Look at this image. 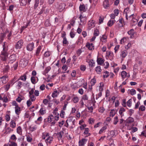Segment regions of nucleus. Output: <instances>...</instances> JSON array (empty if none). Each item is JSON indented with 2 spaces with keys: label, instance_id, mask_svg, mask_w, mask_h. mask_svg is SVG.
Returning <instances> with one entry per match:
<instances>
[{
  "label": "nucleus",
  "instance_id": "obj_29",
  "mask_svg": "<svg viewBox=\"0 0 146 146\" xmlns=\"http://www.w3.org/2000/svg\"><path fill=\"white\" fill-rule=\"evenodd\" d=\"M17 132L19 134H21L22 133V130L21 127L19 126L17 128Z\"/></svg>",
  "mask_w": 146,
  "mask_h": 146
},
{
  "label": "nucleus",
  "instance_id": "obj_1",
  "mask_svg": "<svg viewBox=\"0 0 146 146\" xmlns=\"http://www.w3.org/2000/svg\"><path fill=\"white\" fill-rule=\"evenodd\" d=\"M23 40L22 39L18 41L17 43L15 45V48L16 49H21L22 46H23Z\"/></svg>",
  "mask_w": 146,
  "mask_h": 146
},
{
  "label": "nucleus",
  "instance_id": "obj_25",
  "mask_svg": "<svg viewBox=\"0 0 146 146\" xmlns=\"http://www.w3.org/2000/svg\"><path fill=\"white\" fill-rule=\"evenodd\" d=\"M99 34V32L98 29H95L94 30V35L95 36H98Z\"/></svg>",
  "mask_w": 146,
  "mask_h": 146
},
{
  "label": "nucleus",
  "instance_id": "obj_45",
  "mask_svg": "<svg viewBox=\"0 0 146 146\" xmlns=\"http://www.w3.org/2000/svg\"><path fill=\"white\" fill-rule=\"evenodd\" d=\"M118 121V119L117 116H116L114 118L113 124L116 125Z\"/></svg>",
  "mask_w": 146,
  "mask_h": 146
},
{
  "label": "nucleus",
  "instance_id": "obj_15",
  "mask_svg": "<svg viewBox=\"0 0 146 146\" xmlns=\"http://www.w3.org/2000/svg\"><path fill=\"white\" fill-rule=\"evenodd\" d=\"M20 5L22 6H25L27 3V0H20Z\"/></svg>",
  "mask_w": 146,
  "mask_h": 146
},
{
  "label": "nucleus",
  "instance_id": "obj_3",
  "mask_svg": "<svg viewBox=\"0 0 146 146\" xmlns=\"http://www.w3.org/2000/svg\"><path fill=\"white\" fill-rule=\"evenodd\" d=\"M43 12L45 14L48 12V10L44 5L43 6L40 11L38 13V15H40Z\"/></svg>",
  "mask_w": 146,
  "mask_h": 146
},
{
  "label": "nucleus",
  "instance_id": "obj_32",
  "mask_svg": "<svg viewBox=\"0 0 146 146\" xmlns=\"http://www.w3.org/2000/svg\"><path fill=\"white\" fill-rule=\"evenodd\" d=\"M107 37L105 35H103L102 36L101 38V40L103 42H105L106 41Z\"/></svg>",
  "mask_w": 146,
  "mask_h": 146
},
{
  "label": "nucleus",
  "instance_id": "obj_38",
  "mask_svg": "<svg viewBox=\"0 0 146 146\" xmlns=\"http://www.w3.org/2000/svg\"><path fill=\"white\" fill-rule=\"evenodd\" d=\"M49 134L48 133H43L42 134V138L43 139H46V137H47L48 136Z\"/></svg>",
  "mask_w": 146,
  "mask_h": 146
},
{
  "label": "nucleus",
  "instance_id": "obj_14",
  "mask_svg": "<svg viewBox=\"0 0 146 146\" xmlns=\"http://www.w3.org/2000/svg\"><path fill=\"white\" fill-rule=\"evenodd\" d=\"M15 120H11L10 123V126L12 128H15L16 126V123Z\"/></svg>",
  "mask_w": 146,
  "mask_h": 146
},
{
  "label": "nucleus",
  "instance_id": "obj_36",
  "mask_svg": "<svg viewBox=\"0 0 146 146\" xmlns=\"http://www.w3.org/2000/svg\"><path fill=\"white\" fill-rule=\"evenodd\" d=\"M57 93L58 91L57 90L54 91L52 95V97L53 98L56 97L57 96Z\"/></svg>",
  "mask_w": 146,
  "mask_h": 146
},
{
  "label": "nucleus",
  "instance_id": "obj_21",
  "mask_svg": "<svg viewBox=\"0 0 146 146\" xmlns=\"http://www.w3.org/2000/svg\"><path fill=\"white\" fill-rule=\"evenodd\" d=\"M84 129V135L88 134V136L90 135L91 134L89 133L90 130L89 128H85Z\"/></svg>",
  "mask_w": 146,
  "mask_h": 146
},
{
  "label": "nucleus",
  "instance_id": "obj_39",
  "mask_svg": "<svg viewBox=\"0 0 146 146\" xmlns=\"http://www.w3.org/2000/svg\"><path fill=\"white\" fill-rule=\"evenodd\" d=\"M125 111V110L124 108H121L120 109L119 111V113L122 116V114L123 112Z\"/></svg>",
  "mask_w": 146,
  "mask_h": 146
},
{
  "label": "nucleus",
  "instance_id": "obj_48",
  "mask_svg": "<svg viewBox=\"0 0 146 146\" xmlns=\"http://www.w3.org/2000/svg\"><path fill=\"white\" fill-rule=\"evenodd\" d=\"M79 99L77 97H74L73 99V101L75 103L78 102V101Z\"/></svg>",
  "mask_w": 146,
  "mask_h": 146
},
{
  "label": "nucleus",
  "instance_id": "obj_28",
  "mask_svg": "<svg viewBox=\"0 0 146 146\" xmlns=\"http://www.w3.org/2000/svg\"><path fill=\"white\" fill-rule=\"evenodd\" d=\"M115 21L110 20L108 23V25L109 27L112 26L115 23Z\"/></svg>",
  "mask_w": 146,
  "mask_h": 146
},
{
  "label": "nucleus",
  "instance_id": "obj_5",
  "mask_svg": "<svg viewBox=\"0 0 146 146\" xmlns=\"http://www.w3.org/2000/svg\"><path fill=\"white\" fill-rule=\"evenodd\" d=\"M134 121V119L133 117H129L125 121L126 125H127V123L130 124L132 123Z\"/></svg>",
  "mask_w": 146,
  "mask_h": 146
},
{
  "label": "nucleus",
  "instance_id": "obj_55",
  "mask_svg": "<svg viewBox=\"0 0 146 146\" xmlns=\"http://www.w3.org/2000/svg\"><path fill=\"white\" fill-rule=\"evenodd\" d=\"M114 14L116 15L117 16L119 13V11L118 9H116L113 11Z\"/></svg>",
  "mask_w": 146,
  "mask_h": 146
},
{
  "label": "nucleus",
  "instance_id": "obj_35",
  "mask_svg": "<svg viewBox=\"0 0 146 146\" xmlns=\"http://www.w3.org/2000/svg\"><path fill=\"white\" fill-rule=\"evenodd\" d=\"M27 78V76L25 75H24L23 76H21V77L18 79V80L21 79V80L25 81Z\"/></svg>",
  "mask_w": 146,
  "mask_h": 146
},
{
  "label": "nucleus",
  "instance_id": "obj_9",
  "mask_svg": "<svg viewBox=\"0 0 146 146\" xmlns=\"http://www.w3.org/2000/svg\"><path fill=\"white\" fill-rule=\"evenodd\" d=\"M127 33L130 35V38H132L133 37L135 34L134 32V30L133 29H130L129 31L127 32Z\"/></svg>",
  "mask_w": 146,
  "mask_h": 146
},
{
  "label": "nucleus",
  "instance_id": "obj_54",
  "mask_svg": "<svg viewBox=\"0 0 146 146\" xmlns=\"http://www.w3.org/2000/svg\"><path fill=\"white\" fill-rule=\"evenodd\" d=\"M131 46V44L130 43H129L127 45H126L125 46V48L128 50L129 49Z\"/></svg>",
  "mask_w": 146,
  "mask_h": 146
},
{
  "label": "nucleus",
  "instance_id": "obj_13",
  "mask_svg": "<svg viewBox=\"0 0 146 146\" xmlns=\"http://www.w3.org/2000/svg\"><path fill=\"white\" fill-rule=\"evenodd\" d=\"M21 108L19 106L18 107H15V111L16 114L19 115L21 113Z\"/></svg>",
  "mask_w": 146,
  "mask_h": 146
},
{
  "label": "nucleus",
  "instance_id": "obj_8",
  "mask_svg": "<svg viewBox=\"0 0 146 146\" xmlns=\"http://www.w3.org/2000/svg\"><path fill=\"white\" fill-rule=\"evenodd\" d=\"M86 46L90 50H92L94 49V46L92 43H90L89 42L87 43Z\"/></svg>",
  "mask_w": 146,
  "mask_h": 146
},
{
  "label": "nucleus",
  "instance_id": "obj_27",
  "mask_svg": "<svg viewBox=\"0 0 146 146\" xmlns=\"http://www.w3.org/2000/svg\"><path fill=\"white\" fill-rule=\"evenodd\" d=\"M28 129L30 131L33 132L36 130V125H35L33 127H31V126H30L29 127Z\"/></svg>",
  "mask_w": 146,
  "mask_h": 146
},
{
  "label": "nucleus",
  "instance_id": "obj_16",
  "mask_svg": "<svg viewBox=\"0 0 146 146\" xmlns=\"http://www.w3.org/2000/svg\"><path fill=\"white\" fill-rule=\"evenodd\" d=\"M87 140L86 139H82L81 140L79 141V146L84 145L85 143V141H86Z\"/></svg>",
  "mask_w": 146,
  "mask_h": 146
},
{
  "label": "nucleus",
  "instance_id": "obj_47",
  "mask_svg": "<svg viewBox=\"0 0 146 146\" xmlns=\"http://www.w3.org/2000/svg\"><path fill=\"white\" fill-rule=\"evenodd\" d=\"M9 67L8 65H6L3 69V71L4 72H7L9 69Z\"/></svg>",
  "mask_w": 146,
  "mask_h": 146
},
{
  "label": "nucleus",
  "instance_id": "obj_50",
  "mask_svg": "<svg viewBox=\"0 0 146 146\" xmlns=\"http://www.w3.org/2000/svg\"><path fill=\"white\" fill-rule=\"evenodd\" d=\"M31 80L32 83L33 84H35V77L34 76L31 77Z\"/></svg>",
  "mask_w": 146,
  "mask_h": 146
},
{
  "label": "nucleus",
  "instance_id": "obj_41",
  "mask_svg": "<svg viewBox=\"0 0 146 146\" xmlns=\"http://www.w3.org/2000/svg\"><path fill=\"white\" fill-rule=\"evenodd\" d=\"M130 94L132 95H133L136 94V91L135 89H132L131 90L129 91Z\"/></svg>",
  "mask_w": 146,
  "mask_h": 146
},
{
  "label": "nucleus",
  "instance_id": "obj_59",
  "mask_svg": "<svg viewBox=\"0 0 146 146\" xmlns=\"http://www.w3.org/2000/svg\"><path fill=\"white\" fill-rule=\"evenodd\" d=\"M12 106H15V107H18V105L15 101H13L12 103Z\"/></svg>",
  "mask_w": 146,
  "mask_h": 146
},
{
  "label": "nucleus",
  "instance_id": "obj_37",
  "mask_svg": "<svg viewBox=\"0 0 146 146\" xmlns=\"http://www.w3.org/2000/svg\"><path fill=\"white\" fill-rule=\"evenodd\" d=\"M5 36V33H1L0 35L1 40H0V41L1 40V41H2L3 40Z\"/></svg>",
  "mask_w": 146,
  "mask_h": 146
},
{
  "label": "nucleus",
  "instance_id": "obj_18",
  "mask_svg": "<svg viewBox=\"0 0 146 146\" xmlns=\"http://www.w3.org/2000/svg\"><path fill=\"white\" fill-rule=\"evenodd\" d=\"M95 70L98 74H100L101 73V72L102 70L100 66H98L96 67Z\"/></svg>",
  "mask_w": 146,
  "mask_h": 146
},
{
  "label": "nucleus",
  "instance_id": "obj_63",
  "mask_svg": "<svg viewBox=\"0 0 146 146\" xmlns=\"http://www.w3.org/2000/svg\"><path fill=\"white\" fill-rule=\"evenodd\" d=\"M88 99V97L86 95H84L83 96L82 99L84 100H87Z\"/></svg>",
  "mask_w": 146,
  "mask_h": 146
},
{
  "label": "nucleus",
  "instance_id": "obj_17",
  "mask_svg": "<svg viewBox=\"0 0 146 146\" xmlns=\"http://www.w3.org/2000/svg\"><path fill=\"white\" fill-rule=\"evenodd\" d=\"M41 49V46H39L37 48L35 54L37 56H39Z\"/></svg>",
  "mask_w": 146,
  "mask_h": 146
},
{
  "label": "nucleus",
  "instance_id": "obj_49",
  "mask_svg": "<svg viewBox=\"0 0 146 146\" xmlns=\"http://www.w3.org/2000/svg\"><path fill=\"white\" fill-rule=\"evenodd\" d=\"M44 24L46 27H48L50 25V24L48 20L47 19L46 20Z\"/></svg>",
  "mask_w": 146,
  "mask_h": 146
},
{
  "label": "nucleus",
  "instance_id": "obj_10",
  "mask_svg": "<svg viewBox=\"0 0 146 146\" xmlns=\"http://www.w3.org/2000/svg\"><path fill=\"white\" fill-rule=\"evenodd\" d=\"M7 78L8 76H3L0 77V79H2V82L3 84H5L7 82L8 80Z\"/></svg>",
  "mask_w": 146,
  "mask_h": 146
},
{
  "label": "nucleus",
  "instance_id": "obj_57",
  "mask_svg": "<svg viewBox=\"0 0 146 146\" xmlns=\"http://www.w3.org/2000/svg\"><path fill=\"white\" fill-rule=\"evenodd\" d=\"M126 38L124 37H123L122 39H121L120 40V43L121 44H122L123 43H124V42L126 41Z\"/></svg>",
  "mask_w": 146,
  "mask_h": 146
},
{
  "label": "nucleus",
  "instance_id": "obj_58",
  "mask_svg": "<svg viewBox=\"0 0 146 146\" xmlns=\"http://www.w3.org/2000/svg\"><path fill=\"white\" fill-rule=\"evenodd\" d=\"M39 112L42 115H43L45 113V110H43V108H41Z\"/></svg>",
  "mask_w": 146,
  "mask_h": 146
},
{
  "label": "nucleus",
  "instance_id": "obj_40",
  "mask_svg": "<svg viewBox=\"0 0 146 146\" xmlns=\"http://www.w3.org/2000/svg\"><path fill=\"white\" fill-rule=\"evenodd\" d=\"M8 54L7 52V51H2L1 52V56H8Z\"/></svg>",
  "mask_w": 146,
  "mask_h": 146
},
{
  "label": "nucleus",
  "instance_id": "obj_43",
  "mask_svg": "<svg viewBox=\"0 0 146 146\" xmlns=\"http://www.w3.org/2000/svg\"><path fill=\"white\" fill-rule=\"evenodd\" d=\"M96 82V80L95 78H93L92 79L90 82L91 86H92L94 85L95 84Z\"/></svg>",
  "mask_w": 146,
  "mask_h": 146
},
{
  "label": "nucleus",
  "instance_id": "obj_22",
  "mask_svg": "<svg viewBox=\"0 0 146 146\" xmlns=\"http://www.w3.org/2000/svg\"><path fill=\"white\" fill-rule=\"evenodd\" d=\"M85 9V7L84 5L81 4L80 5V6L79 7V9L80 11H84L86 10Z\"/></svg>",
  "mask_w": 146,
  "mask_h": 146
},
{
  "label": "nucleus",
  "instance_id": "obj_53",
  "mask_svg": "<svg viewBox=\"0 0 146 146\" xmlns=\"http://www.w3.org/2000/svg\"><path fill=\"white\" fill-rule=\"evenodd\" d=\"M10 119V117L9 115L8 114H6L5 115V119L6 121H9Z\"/></svg>",
  "mask_w": 146,
  "mask_h": 146
},
{
  "label": "nucleus",
  "instance_id": "obj_42",
  "mask_svg": "<svg viewBox=\"0 0 146 146\" xmlns=\"http://www.w3.org/2000/svg\"><path fill=\"white\" fill-rule=\"evenodd\" d=\"M127 51L126 50H124L122 52V54H121L122 55L123 58H124L127 55Z\"/></svg>",
  "mask_w": 146,
  "mask_h": 146
},
{
  "label": "nucleus",
  "instance_id": "obj_11",
  "mask_svg": "<svg viewBox=\"0 0 146 146\" xmlns=\"http://www.w3.org/2000/svg\"><path fill=\"white\" fill-rule=\"evenodd\" d=\"M97 61L98 64H103L104 63L105 60L102 58L98 57Z\"/></svg>",
  "mask_w": 146,
  "mask_h": 146
},
{
  "label": "nucleus",
  "instance_id": "obj_46",
  "mask_svg": "<svg viewBox=\"0 0 146 146\" xmlns=\"http://www.w3.org/2000/svg\"><path fill=\"white\" fill-rule=\"evenodd\" d=\"M106 129V126L103 127L100 130L99 132V134H101L103 131Z\"/></svg>",
  "mask_w": 146,
  "mask_h": 146
},
{
  "label": "nucleus",
  "instance_id": "obj_12",
  "mask_svg": "<svg viewBox=\"0 0 146 146\" xmlns=\"http://www.w3.org/2000/svg\"><path fill=\"white\" fill-rule=\"evenodd\" d=\"M103 6L104 7L105 9H107L110 6L109 1L108 0H105L103 2Z\"/></svg>",
  "mask_w": 146,
  "mask_h": 146
},
{
  "label": "nucleus",
  "instance_id": "obj_6",
  "mask_svg": "<svg viewBox=\"0 0 146 146\" xmlns=\"http://www.w3.org/2000/svg\"><path fill=\"white\" fill-rule=\"evenodd\" d=\"M65 5L64 3H61L59 4L58 7V9L59 12L62 11L65 8Z\"/></svg>",
  "mask_w": 146,
  "mask_h": 146
},
{
  "label": "nucleus",
  "instance_id": "obj_7",
  "mask_svg": "<svg viewBox=\"0 0 146 146\" xmlns=\"http://www.w3.org/2000/svg\"><path fill=\"white\" fill-rule=\"evenodd\" d=\"M64 134V132L62 131H61L59 132L56 134V136L59 140H62V136Z\"/></svg>",
  "mask_w": 146,
  "mask_h": 146
},
{
  "label": "nucleus",
  "instance_id": "obj_56",
  "mask_svg": "<svg viewBox=\"0 0 146 146\" xmlns=\"http://www.w3.org/2000/svg\"><path fill=\"white\" fill-rule=\"evenodd\" d=\"M13 131V129L9 127H8L6 129V132L7 133H9Z\"/></svg>",
  "mask_w": 146,
  "mask_h": 146
},
{
  "label": "nucleus",
  "instance_id": "obj_64",
  "mask_svg": "<svg viewBox=\"0 0 146 146\" xmlns=\"http://www.w3.org/2000/svg\"><path fill=\"white\" fill-rule=\"evenodd\" d=\"M108 73L109 72L108 71H106L105 72V74L103 76V78H107L109 76Z\"/></svg>",
  "mask_w": 146,
  "mask_h": 146
},
{
  "label": "nucleus",
  "instance_id": "obj_24",
  "mask_svg": "<svg viewBox=\"0 0 146 146\" xmlns=\"http://www.w3.org/2000/svg\"><path fill=\"white\" fill-rule=\"evenodd\" d=\"M118 21L120 23V24H119V27H122L123 26V23L124 22L123 20V18H121V19H120Z\"/></svg>",
  "mask_w": 146,
  "mask_h": 146
},
{
  "label": "nucleus",
  "instance_id": "obj_19",
  "mask_svg": "<svg viewBox=\"0 0 146 146\" xmlns=\"http://www.w3.org/2000/svg\"><path fill=\"white\" fill-rule=\"evenodd\" d=\"M39 0H35V4L34 5V8L35 10L37 7L38 5V4L39 2Z\"/></svg>",
  "mask_w": 146,
  "mask_h": 146
},
{
  "label": "nucleus",
  "instance_id": "obj_52",
  "mask_svg": "<svg viewBox=\"0 0 146 146\" xmlns=\"http://www.w3.org/2000/svg\"><path fill=\"white\" fill-rule=\"evenodd\" d=\"M80 68L82 71H84L86 69V67L85 65H82L80 66Z\"/></svg>",
  "mask_w": 146,
  "mask_h": 146
},
{
  "label": "nucleus",
  "instance_id": "obj_20",
  "mask_svg": "<svg viewBox=\"0 0 146 146\" xmlns=\"http://www.w3.org/2000/svg\"><path fill=\"white\" fill-rule=\"evenodd\" d=\"M51 69V67L50 66H48L46 68L45 70L43 72V74L44 75H46L47 73Z\"/></svg>",
  "mask_w": 146,
  "mask_h": 146
},
{
  "label": "nucleus",
  "instance_id": "obj_31",
  "mask_svg": "<svg viewBox=\"0 0 146 146\" xmlns=\"http://www.w3.org/2000/svg\"><path fill=\"white\" fill-rule=\"evenodd\" d=\"M54 117L52 115H51L49 116L48 118V122H51L52 121V119H53Z\"/></svg>",
  "mask_w": 146,
  "mask_h": 146
},
{
  "label": "nucleus",
  "instance_id": "obj_2",
  "mask_svg": "<svg viewBox=\"0 0 146 146\" xmlns=\"http://www.w3.org/2000/svg\"><path fill=\"white\" fill-rule=\"evenodd\" d=\"M34 48V43L33 42L29 43L27 46V49L29 51H32Z\"/></svg>",
  "mask_w": 146,
  "mask_h": 146
},
{
  "label": "nucleus",
  "instance_id": "obj_26",
  "mask_svg": "<svg viewBox=\"0 0 146 146\" xmlns=\"http://www.w3.org/2000/svg\"><path fill=\"white\" fill-rule=\"evenodd\" d=\"M121 77L123 80L127 76V73L125 71H123L121 73Z\"/></svg>",
  "mask_w": 146,
  "mask_h": 146
},
{
  "label": "nucleus",
  "instance_id": "obj_61",
  "mask_svg": "<svg viewBox=\"0 0 146 146\" xmlns=\"http://www.w3.org/2000/svg\"><path fill=\"white\" fill-rule=\"evenodd\" d=\"M105 110V109H104L103 107H101L99 108V111L101 113H103L104 111Z\"/></svg>",
  "mask_w": 146,
  "mask_h": 146
},
{
  "label": "nucleus",
  "instance_id": "obj_23",
  "mask_svg": "<svg viewBox=\"0 0 146 146\" xmlns=\"http://www.w3.org/2000/svg\"><path fill=\"white\" fill-rule=\"evenodd\" d=\"M21 64H27L28 63V60L26 59H22L20 62Z\"/></svg>",
  "mask_w": 146,
  "mask_h": 146
},
{
  "label": "nucleus",
  "instance_id": "obj_60",
  "mask_svg": "<svg viewBox=\"0 0 146 146\" xmlns=\"http://www.w3.org/2000/svg\"><path fill=\"white\" fill-rule=\"evenodd\" d=\"M140 104V102L138 101L135 104V107L134 108L135 109H137L138 108L139 105Z\"/></svg>",
  "mask_w": 146,
  "mask_h": 146
},
{
  "label": "nucleus",
  "instance_id": "obj_44",
  "mask_svg": "<svg viewBox=\"0 0 146 146\" xmlns=\"http://www.w3.org/2000/svg\"><path fill=\"white\" fill-rule=\"evenodd\" d=\"M145 109V106L142 105L140 106L139 108V110L142 111H144Z\"/></svg>",
  "mask_w": 146,
  "mask_h": 146
},
{
  "label": "nucleus",
  "instance_id": "obj_62",
  "mask_svg": "<svg viewBox=\"0 0 146 146\" xmlns=\"http://www.w3.org/2000/svg\"><path fill=\"white\" fill-rule=\"evenodd\" d=\"M134 110L133 109H130L129 110V114L130 116L132 115V114L133 113Z\"/></svg>",
  "mask_w": 146,
  "mask_h": 146
},
{
  "label": "nucleus",
  "instance_id": "obj_51",
  "mask_svg": "<svg viewBox=\"0 0 146 146\" xmlns=\"http://www.w3.org/2000/svg\"><path fill=\"white\" fill-rule=\"evenodd\" d=\"M31 101L32 102L34 101L35 100V98L34 95L29 96Z\"/></svg>",
  "mask_w": 146,
  "mask_h": 146
},
{
  "label": "nucleus",
  "instance_id": "obj_4",
  "mask_svg": "<svg viewBox=\"0 0 146 146\" xmlns=\"http://www.w3.org/2000/svg\"><path fill=\"white\" fill-rule=\"evenodd\" d=\"M16 57L15 54H13L11 55L9 57L10 61L9 63L10 64L13 63L16 60Z\"/></svg>",
  "mask_w": 146,
  "mask_h": 146
},
{
  "label": "nucleus",
  "instance_id": "obj_30",
  "mask_svg": "<svg viewBox=\"0 0 146 146\" xmlns=\"http://www.w3.org/2000/svg\"><path fill=\"white\" fill-rule=\"evenodd\" d=\"M62 42L64 46V44L68 45V42L67 41L66 37L63 38Z\"/></svg>",
  "mask_w": 146,
  "mask_h": 146
},
{
  "label": "nucleus",
  "instance_id": "obj_33",
  "mask_svg": "<svg viewBox=\"0 0 146 146\" xmlns=\"http://www.w3.org/2000/svg\"><path fill=\"white\" fill-rule=\"evenodd\" d=\"M110 116H111L112 117L115 115V111L114 109L112 110L110 113Z\"/></svg>",
  "mask_w": 146,
  "mask_h": 146
},
{
  "label": "nucleus",
  "instance_id": "obj_34",
  "mask_svg": "<svg viewBox=\"0 0 146 146\" xmlns=\"http://www.w3.org/2000/svg\"><path fill=\"white\" fill-rule=\"evenodd\" d=\"M132 100L131 99H129L126 102L127 105L129 107H131V106Z\"/></svg>",
  "mask_w": 146,
  "mask_h": 146
}]
</instances>
